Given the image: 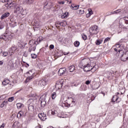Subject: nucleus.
<instances>
[{"mask_svg": "<svg viewBox=\"0 0 128 128\" xmlns=\"http://www.w3.org/2000/svg\"><path fill=\"white\" fill-rule=\"evenodd\" d=\"M68 17V12H66L63 15H62L61 16L62 18H66Z\"/></svg>", "mask_w": 128, "mask_h": 128, "instance_id": "6ab92c4d", "label": "nucleus"}, {"mask_svg": "<svg viewBox=\"0 0 128 128\" xmlns=\"http://www.w3.org/2000/svg\"><path fill=\"white\" fill-rule=\"evenodd\" d=\"M11 26L12 28H14V26H16V22L13 21L11 23Z\"/></svg>", "mask_w": 128, "mask_h": 128, "instance_id": "72a5a7b5", "label": "nucleus"}, {"mask_svg": "<svg viewBox=\"0 0 128 128\" xmlns=\"http://www.w3.org/2000/svg\"><path fill=\"white\" fill-rule=\"evenodd\" d=\"M31 56L32 58H36V54H31Z\"/></svg>", "mask_w": 128, "mask_h": 128, "instance_id": "a19ab883", "label": "nucleus"}, {"mask_svg": "<svg viewBox=\"0 0 128 128\" xmlns=\"http://www.w3.org/2000/svg\"><path fill=\"white\" fill-rule=\"evenodd\" d=\"M8 53L7 52H2V56H8Z\"/></svg>", "mask_w": 128, "mask_h": 128, "instance_id": "09e8293b", "label": "nucleus"}, {"mask_svg": "<svg viewBox=\"0 0 128 128\" xmlns=\"http://www.w3.org/2000/svg\"><path fill=\"white\" fill-rule=\"evenodd\" d=\"M26 74L28 76L26 80V82H28L30 80H31L34 78V73L32 72V70H29Z\"/></svg>", "mask_w": 128, "mask_h": 128, "instance_id": "39448f33", "label": "nucleus"}, {"mask_svg": "<svg viewBox=\"0 0 128 128\" xmlns=\"http://www.w3.org/2000/svg\"><path fill=\"white\" fill-rule=\"evenodd\" d=\"M108 40H110V38L108 37L106 38L104 40V44H106V42H108Z\"/></svg>", "mask_w": 128, "mask_h": 128, "instance_id": "ea45409f", "label": "nucleus"}, {"mask_svg": "<svg viewBox=\"0 0 128 128\" xmlns=\"http://www.w3.org/2000/svg\"><path fill=\"white\" fill-rule=\"evenodd\" d=\"M19 44V47L20 48H24V44L22 42H18Z\"/></svg>", "mask_w": 128, "mask_h": 128, "instance_id": "c85d7f7f", "label": "nucleus"}, {"mask_svg": "<svg viewBox=\"0 0 128 128\" xmlns=\"http://www.w3.org/2000/svg\"><path fill=\"white\" fill-rule=\"evenodd\" d=\"M5 126H6V124L4 123H2V126H0V128H4Z\"/></svg>", "mask_w": 128, "mask_h": 128, "instance_id": "5fc2aeb1", "label": "nucleus"}, {"mask_svg": "<svg viewBox=\"0 0 128 128\" xmlns=\"http://www.w3.org/2000/svg\"><path fill=\"white\" fill-rule=\"evenodd\" d=\"M6 104H8V100H4L0 104V108H4Z\"/></svg>", "mask_w": 128, "mask_h": 128, "instance_id": "4be33fe9", "label": "nucleus"}, {"mask_svg": "<svg viewBox=\"0 0 128 128\" xmlns=\"http://www.w3.org/2000/svg\"><path fill=\"white\" fill-rule=\"evenodd\" d=\"M80 42L76 41L75 42H74V46L76 48H78V47L80 46Z\"/></svg>", "mask_w": 128, "mask_h": 128, "instance_id": "2f4dec72", "label": "nucleus"}, {"mask_svg": "<svg viewBox=\"0 0 128 128\" xmlns=\"http://www.w3.org/2000/svg\"><path fill=\"white\" fill-rule=\"evenodd\" d=\"M34 102V100H32V99H30V100H28V102Z\"/></svg>", "mask_w": 128, "mask_h": 128, "instance_id": "0e129e2a", "label": "nucleus"}, {"mask_svg": "<svg viewBox=\"0 0 128 128\" xmlns=\"http://www.w3.org/2000/svg\"><path fill=\"white\" fill-rule=\"evenodd\" d=\"M52 2H49L46 3V6H44V8H46V10H50V8H52Z\"/></svg>", "mask_w": 128, "mask_h": 128, "instance_id": "9d476101", "label": "nucleus"}, {"mask_svg": "<svg viewBox=\"0 0 128 128\" xmlns=\"http://www.w3.org/2000/svg\"><path fill=\"white\" fill-rule=\"evenodd\" d=\"M82 38L84 40H86L88 39V37L86 36V35L85 34H82Z\"/></svg>", "mask_w": 128, "mask_h": 128, "instance_id": "f704fd0d", "label": "nucleus"}, {"mask_svg": "<svg viewBox=\"0 0 128 128\" xmlns=\"http://www.w3.org/2000/svg\"><path fill=\"white\" fill-rule=\"evenodd\" d=\"M13 35L12 32L4 33L0 36V38L4 40H12Z\"/></svg>", "mask_w": 128, "mask_h": 128, "instance_id": "20e7f679", "label": "nucleus"}, {"mask_svg": "<svg viewBox=\"0 0 128 128\" xmlns=\"http://www.w3.org/2000/svg\"><path fill=\"white\" fill-rule=\"evenodd\" d=\"M42 116H43V118H46V114H44V113H42Z\"/></svg>", "mask_w": 128, "mask_h": 128, "instance_id": "052dcab7", "label": "nucleus"}, {"mask_svg": "<svg viewBox=\"0 0 128 128\" xmlns=\"http://www.w3.org/2000/svg\"><path fill=\"white\" fill-rule=\"evenodd\" d=\"M126 42V39L124 38H122L118 42L120 44H122V42Z\"/></svg>", "mask_w": 128, "mask_h": 128, "instance_id": "79ce46f5", "label": "nucleus"}, {"mask_svg": "<svg viewBox=\"0 0 128 128\" xmlns=\"http://www.w3.org/2000/svg\"><path fill=\"white\" fill-rule=\"evenodd\" d=\"M28 56V52H24L23 54V56H24L25 58H27V56Z\"/></svg>", "mask_w": 128, "mask_h": 128, "instance_id": "c9c22d12", "label": "nucleus"}, {"mask_svg": "<svg viewBox=\"0 0 128 128\" xmlns=\"http://www.w3.org/2000/svg\"><path fill=\"white\" fill-rule=\"evenodd\" d=\"M26 116V112L22 110L20 111L17 115L18 118H20L22 117Z\"/></svg>", "mask_w": 128, "mask_h": 128, "instance_id": "9b49d317", "label": "nucleus"}, {"mask_svg": "<svg viewBox=\"0 0 128 128\" xmlns=\"http://www.w3.org/2000/svg\"><path fill=\"white\" fill-rule=\"evenodd\" d=\"M14 100V97H10L8 98V101L12 102H13Z\"/></svg>", "mask_w": 128, "mask_h": 128, "instance_id": "4c0bfd02", "label": "nucleus"}, {"mask_svg": "<svg viewBox=\"0 0 128 128\" xmlns=\"http://www.w3.org/2000/svg\"><path fill=\"white\" fill-rule=\"evenodd\" d=\"M120 42H118L116 45V48H120Z\"/></svg>", "mask_w": 128, "mask_h": 128, "instance_id": "c03bdc74", "label": "nucleus"}, {"mask_svg": "<svg viewBox=\"0 0 128 128\" xmlns=\"http://www.w3.org/2000/svg\"><path fill=\"white\" fill-rule=\"evenodd\" d=\"M34 0H24V2L27 4H32V2H34Z\"/></svg>", "mask_w": 128, "mask_h": 128, "instance_id": "412c9836", "label": "nucleus"}, {"mask_svg": "<svg viewBox=\"0 0 128 128\" xmlns=\"http://www.w3.org/2000/svg\"><path fill=\"white\" fill-rule=\"evenodd\" d=\"M8 68L10 70H12L14 68V64L8 63Z\"/></svg>", "mask_w": 128, "mask_h": 128, "instance_id": "a878e982", "label": "nucleus"}, {"mask_svg": "<svg viewBox=\"0 0 128 128\" xmlns=\"http://www.w3.org/2000/svg\"><path fill=\"white\" fill-rule=\"evenodd\" d=\"M116 14V12H110V13H108V14L106 15V16H110L111 14Z\"/></svg>", "mask_w": 128, "mask_h": 128, "instance_id": "de8ad7c7", "label": "nucleus"}, {"mask_svg": "<svg viewBox=\"0 0 128 128\" xmlns=\"http://www.w3.org/2000/svg\"><path fill=\"white\" fill-rule=\"evenodd\" d=\"M74 70H76V67L74 65H72L69 67V70L70 72H72L74 71Z\"/></svg>", "mask_w": 128, "mask_h": 128, "instance_id": "aec40b11", "label": "nucleus"}, {"mask_svg": "<svg viewBox=\"0 0 128 128\" xmlns=\"http://www.w3.org/2000/svg\"><path fill=\"white\" fill-rule=\"evenodd\" d=\"M38 116L39 118H40V120H46V118L45 117L44 118V116H42V114H38Z\"/></svg>", "mask_w": 128, "mask_h": 128, "instance_id": "393cba45", "label": "nucleus"}, {"mask_svg": "<svg viewBox=\"0 0 128 128\" xmlns=\"http://www.w3.org/2000/svg\"><path fill=\"white\" fill-rule=\"evenodd\" d=\"M118 94H120V92H117V93H116V95H115V96H118Z\"/></svg>", "mask_w": 128, "mask_h": 128, "instance_id": "774afa93", "label": "nucleus"}, {"mask_svg": "<svg viewBox=\"0 0 128 128\" xmlns=\"http://www.w3.org/2000/svg\"><path fill=\"white\" fill-rule=\"evenodd\" d=\"M16 106H17V108L18 110H20V108H24V104H22V103H18L16 104Z\"/></svg>", "mask_w": 128, "mask_h": 128, "instance_id": "a211bd4d", "label": "nucleus"}, {"mask_svg": "<svg viewBox=\"0 0 128 128\" xmlns=\"http://www.w3.org/2000/svg\"><path fill=\"white\" fill-rule=\"evenodd\" d=\"M10 12H7L4 13V14H2L1 16L0 20H2L4 18H8V16H10Z\"/></svg>", "mask_w": 128, "mask_h": 128, "instance_id": "4468645a", "label": "nucleus"}, {"mask_svg": "<svg viewBox=\"0 0 128 128\" xmlns=\"http://www.w3.org/2000/svg\"><path fill=\"white\" fill-rule=\"evenodd\" d=\"M2 64H4V61L0 60V66H2Z\"/></svg>", "mask_w": 128, "mask_h": 128, "instance_id": "680f3d73", "label": "nucleus"}, {"mask_svg": "<svg viewBox=\"0 0 128 128\" xmlns=\"http://www.w3.org/2000/svg\"><path fill=\"white\" fill-rule=\"evenodd\" d=\"M50 50H54V44H50Z\"/></svg>", "mask_w": 128, "mask_h": 128, "instance_id": "3c124183", "label": "nucleus"}, {"mask_svg": "<svg viewBox=\"0 0 128 128\" xmlns=\"http://www.w3.org/2000/svg\"><path fill=\"white\" fill-rule=\"evenodd\" d=\"M12 6H14L13 3L12 2L8 3H8L5 4V6L7 8H10Z\"/></svg>", "mask_w": 128, "mask_h": 128, "instance_id": "dca6fc26", "label": "nucleus"}, {"mask_svg": "<svg viewBox=\"0 0 128 128\" xmlns=\"http://www.w3.org/2000/svg\"><path fill=\"white\" fill-rule=\"evenodd\" d=\"M71 7L72 10H78V8H80V5L76 6L74 4H72L71 5Z\"/></svg>", "mask_w": 128, "mask_h": 128, "instance_id": "b1692460", "label": "nucleus"}, {"mask_svg": "<svg viewBox=\"0 0 128 128\" xmlns=\"http://www.w3.org/2000/svg\"><path fill=\"white\" fill-rule=\"evenodd\" d=\"M89 62L90 60L88 59H84L81 61L80 64H82L84 72H90L92 66H90V64L88 62Z\"/></svg>", "mask_w": 128, "mask_h": 128, "instance_id": "f03ea898", "label": "nucleus"}, {"mask_svg": "<svg viewBox=\"0 0 128 128\" xmlns=\"http://www.w3.org/2000/svg\"><path fill=\"white\" fill-rule=\"evenodd\" d=\"M48 82V80L42 79L38 82L37 84H38V86H44Z\"/></svg>", "mask_w": 128, "mask_h": 128, "instance_id": "0eeeda50", "label": "nucleus"}, {"mask_svg": "<svg viewBox=\"0 0 128 128\" xmlns=\"http://www.w3.org/2000/svg\"><path fill=\"white\" fill-rule=\"evenodd\" d=\"M86 84L88 85L90 84V81L89 80H87L85 82Z\"/></svg>", "mask_w": 128, "mask_h": 128, "instance_id": "6e6d98bb", "label": "nucleus"}, {"mask_svg": "<svg viewBox=\"0 0 128 128\" xmlns=\"http://www.w3.org/2000/svg\"><path fill=\"white\" fill-rule=\"evenodd\" d=\"M22 12H24V9L22 8V7L18 6L16 10H14V13L19 14H22Z\"/></svg>", "mask_w": 128, "mask_h": 128, "instance_id": "6e6552de", "label": "nucleus"}, {"mask_svg": "<svg viewBox=\"0 0 128 128\" xmlns=\"http://www.w3.org/2000/svg\"><path fill=\"white\" fill-rule=\"evenodd\" d=\"M58 4H64V1L60 2H58Z\"/></svg>", "mask_w": 128, "mask_h": 128, "instance_id": "13d9d810", "label": "nucleus"}, {"mask_svg": "<svg viewBox=\"0 0 128 128\" xmlns=\"http://www.w3.org/2000/svg\"><path fill=\"white\" fill-rule=\"evenodd\" d=\"M26 66H25L26 67V68H28V66H30V65L28 64H26Z\"/></svg>", "mask_w": 128, "mask_h": 128, "instance_id": "69168bd1", "label": "nucleus"}, {"mask_svg": "<svg viewBox=\"0 0 128 128\" xmlns=\"http://www.w3.org/2000/svg\"><path fill=\"white\" fill-rule=\"evenodd\" d=\"M66 2H67V4H72V0H65Z\"/></svg>", "mask_w": 128, "mask_h": 128, "instance_id": "864d4df0", "label": "nucleus"}, {"mask_svg": "<svg viewBox=\"0 0 128 128\" xmlns=\"http://www.w3.org/2000/svg\"><path fill=\"white\" fill-rule=\"evenodd\" d=\"M42 42V37L40 36L38 38L37 40H30L29 41V49L28 52H34L36 50V46L40 44V42Z\"/></svg>", "mask_w": 128, "mask_h": 128, "instance_id": "f257e3e1", "label": "nucleus"}, {"mask_svg": "<svg viewBox=\"0 0 128 128\" xmlns=\"http://www.w3.org/2000/svg\"><path fill=\"white\" fill-rule=\"evenodd\" d=\"M123 18L125 20V24H128V17H124Z\"/></svg>", "mask_w": 128, "mask_h": 128, "instance_id": "e433bc0d", "label": "nucleus"}, {"mask_svg": "<svg viewBox=\"0 0 128 128\" xmlns=\"http://www.w3.org/2000/svg\"><path fill=\"white\" fill-rule=\"evenodd\" d=\"M40 100H41L40 106L42 108H44L46 104V98H44V96H42L40 98Z\"/></svg>", "mask_w": 128, "mask_h": 128, "instance_id": "1a4fd4ad", "label": "nucleus"}, {"mask_svg": "<svg viewBox=\"0 0 128 128\" xmlns=\"http://www.w3.org/2000/svg\"><path fill=\"white\" fill-rule=\"evenodd\" d=\"M52 114L53 116H56L58 114V111L54 110H52Z\"/></svg>", "mask_w": 128, "mask_h": 128, "instance_id": "7c9ffc66", "label": "nucleus"}, {"mask_svg": "<svg viewBox=\"0 0 128 128\" xmlns=\"http://www.w3.org/2000/svg\"><path fill=\"white\" fill-rule=\"evenodd\" d=\"M122 12V10L118 9L114 11L115 14H118L119 12Z\"/></svg>", "mask_w": 128, "mask_h": 128, "instance_id": "49530a36", "label": "nucleus"}, {"mask_svg": "<svg viewBox=\"0 0 128 128\" xmlns=\"http://www.w3.org/2000/svg\"><path fill=\"white\" fill-rule=\"evenodd\" d=\"M66 68H60L58 70V74L60 76H64L66 74Z\"/></svg>", "mask_w": 128, "mask_h": 128, "instance_id": "f8f14e48", "label": "nucleus"}, {"mask_svg": "<svg viewBox=\"0 0 128 128\" xmlns=\"http://www.w3.org/2000/svg\"><path fill=\"white\" fill-rule=\"evenodd\" d=\"M35 26H36L37 28H40V24L38 23H36L35 24Z\"/></svg>", "mask_w": 128, "mask_h": 128, "instance_id": "4d7b16f0", "label": "nucleus"}, {"mask_svg": "<svg viewBox=\"0 0 128 128\" xmlns=\"http://www.w3.org/2000/svg\"><path fill=\"white\" fill-rule=\"evenodd\" d=\"M102 40H97L96 42V44L97 46H100V44H102Z\"/></svg>", "mask_w": 128, "mask_h": 128, "instance_id": "cd10ccee", "label": "nucleus"}, {"mask_svg": "<svg viewBox=\"0 0 128 128\" xmlns=\"http://www.w3.org/2000/svg\"><path fill=\"white\" fill-rule=\"evenodd\" d=\"M17 50L18 47H16L15 45H12L10 49V52L14 54Z\"/></svg>", "mask_w": 128, "mask_h": 128, "instance_id": "ddd939ff", "label": "nucleus"}, {"mask_svg": "<svg viewBox=\"0 0 128 128\" xmlns=\"http://www.w3.org/2000/svg\"><path fill=\"white\" fill-rule=\"evenodd\" d=\"M60 86H58V88H62V81H61V82H58L57 83H56V86H60Z\"/></svg>", "mask_w": 128, "mask_h": 128, "instance_id": "473e14b6", "label": "nucleus"}, {"mask_svg": "<svg viewBox=\"0 0 128 128\" xmlns=\"http://www.w3.org/2000/svg\"><path fill=\"white\" fill-rule=\"evenodd\" d=\"M58 24H59L60 26H64V23L60 22H58Z\"/></svg>", "mask_w": 128, "mask_h": 128, "instance_id": "bf43d9fd", "label": "nucleus"}, {"mask_svg": "<svg viewBox=\"0 0 128 128\" xmlns=\"http://www.w3.org/2000/svg\"><path fill=\"white\" fill-rule=\"evenodd\" d=\"M88 10L89 12L88 14L90 16H92V14H94V12H92V10L90 11V9H88Z\"/></svg>", "mask_w": 128, "mask_h": 128, "instance_id": "603ef678", "label": "nucleus"}, {"mask_svg": "<svg viewBox=\"0 0 128 128\" xmlns=\"http://www.w3.org/2000/svg\"><path fill=\"white\" fill-rule=\"evenodd\" d=\"M89 31L90 34H92V35L96 34L98 32V26L96 25L94 26H92L90 28Z\"/></svg>", "mask_w": 128, "mask_h": 128, "instance_id": "423d86ee", "label": "nucleus"}, {"mask_svg": "<svg viewBox=\"0 0 128 128\" xmlns=\"http://www.w3.org/2000/svg\"><path fill=\"white\" fill-rule=\"evenodd\" d=\"M64 103L62 104V106L64 108V106L67 108H70V106H73L74 104H76V99L72 97H68V99L64 100Z\"/></svg>", "mask_w": 128, "mask_h": 128, "instance_id": "7ed1b4c3", "label": "nucleus"}, {"mask_svg": "<svg viewBox=\"0 0 128 128\" xmlns=\"http://www.w3.org/2000/svg\"><path fill=\"white\" fill-rule=\"evenodd\" d=\"M10 0H0L1 2H8Z\"/></svg>", "mask_w": 128, "mask_h": 128, "instance_id": "8fccbe9b", "label": "nucleus"}, {"mask_svg": "<svg viewBox=\"0 0 128 128\" xmlns=\"http://www.w3.org/2000/svg\"><path fill=\"white\" fill-rule=\"evenodd\" d=\"M57 116H58V118H64V116L62 115H60V114H57Z\"/></svg>", "mask_w": 128, "mask_h": 128, "instance_id": "a18cd8bd", "label": "nucleus"}, {"mask_svg": "<svg viewBox=\"0 0 128 128\" xmlns=\"http://www.w3.org/2000/svg\"><path fill=\"white\" fill-rule=\"evenodd\" d=\"M79 14H84V10H79Z\"/></svg>", "mask_w": 128, "mask_h": 128, "instance_id": "37998d69", "label": "nucleus"}, {"mask_svg": "<svg viewBox=\"0 0 128 128\" xmlns=\"http://www.w3.org/2000/svg\"><path fill=\"white\" fill-rule=\"evenodd\" d=\"M118 98H119V97L118 95H116V96L114 95V96H113L112 101V102H117L118 100Z\"/></svg>", "mask_w": 128, "mask_h": 128, "instance_id": "f3484780", "label": "nucleus"}, {"mask_svg": "<svg viewBox=\"0 0 128 128\" xmlns=\"http://www.w3.org/2000/svg\"><path fill=\"white\" fill-rule=\"evenodd\" d=\"M10 84V80L6 78H5L4 80H3L2 82V84L4 86H6V84Z\"/></svg>", "mask_w": 128, "mask_h": 128, "instance_id": "2eb2a0df", "label": "nucleus"}, {"mask_svg": "<svg viewBox=\"0 0 128 128\" xmlns=\"http://www.w3.org/2000/svg\"><path fill=\"white\" fill-rule=\"evenodd\" d=\"M56 98V92H54L52 94V100H54Z\"/></svg>", "mask_w": 128, "mask_h": 128, "instance_id": "c756f323", "label": "nucleus"}, {"mask_svg": "<svg viewBox=\"0 0 128 128\" xmlns=\"http://www.w3.org/2000/svg\"><path fill=\"white\" fill-rule=\"evenodd\" d=\"M28 110H34V106L32 105V104H30L29 106L28 107Z\"/></svg>", "mask_w": 128, "mask_h": 128, "instance_id": "bb28decb", "label": "nucleus"}, {"mask_svg": "<svg viewBox=\"0 0 128 128\" xmlns=\"http://www.w3.org/2000/svg\"><path fill=\"white\" fill-rule=\"evenodd\" d=\"M4 28V23L0 22V30H2Z\"/></svg>", "mask_w": 128, "mask_h": 128, "instance_id": "58836bf2", "label": "nucleus"}, {"mask_svg": "<svg viewBox=\"0 0 128 128\" xmlns=\"http://www.w3.org/2000/svg\"><path fill=\"white\" fill-rule=\"evenodd\" d=\"M90 14L89 13L88 14H86V18H90Z\"/></svg>", "mask_w": 128, "mask_h": 128, "instance_id": "e2e57ef3", "label": "nucleus"}, {"mask_svg": "<svg viewBox=\"0 0 128 128\" xmlns=\"http://www.w3.org/2000/svg\"><path fill=\"white\" fill-rule=\"evenodd\" d=\"M114 50L115 52H118V49H117L116 48H114Z\"/></svg>", "mask_w": 128, "mask_h": 128, "instance_id": "338daca9", "label": "nucleus"}, {"mask_svg": "<svg viewBox=\"0 0 128 128\" xmlns=\"http://www.w3.org/2000/svg\"><path fill=\"white\" fill-rule=\"evenodd\" d=\"M96 70H98V66L96 65L94 66L93 67L91 66V71L92 72H94Z\"/></svg>", "mask_w": 128, "mask_h": 128, "instance_id": "5701e85b", "label": "nucleus"}]
</instances>
